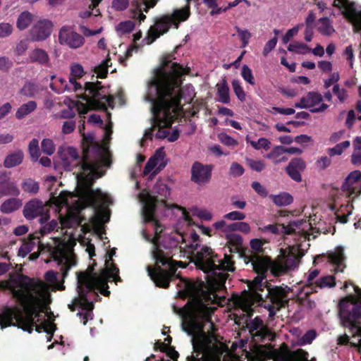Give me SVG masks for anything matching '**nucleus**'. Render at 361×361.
Returning a JSON list of instances; mask_svg holds the SVG:
<instances>
[{"label": "nucleus", "mask_w": 361, "mask_h": 361, "mask_svg": "<svg viewBox=\"0 0 361 361\" xmlns=\"http://www.w3.org/2000/svg\"><path fill=\"white\" fill-rule=\"evenodd\" d=\"M180 281L183 288L178 290V295L189 300L183 308L173 305V310L181 317L183 330L192 336L194 350L216 357L219 355L215 338L217 329L212 321L216 308L210 305L215 302L217 294L204 283L197 285L183 279Z\"/></svg>", "instance_id": "nucleus-1"}, {"label": "nucleus", "mask_w": 361, "mask_h": 361, "mask_svg": "<svg viewBox=\"0 0 361 361\" xmlns=\"http://www.w3.org/2000/svg\"><path fill=\"white\" fill-rule=\"evenodd\" d=\"M173 54L162 57L160 66L156 71L155 78L152 84L156 90V98L151 95L146 100L152 103L154 126L158 128L156 133L157 139L168 137L174 121V114L180 106L182 92L180 90L181 78L185 74V68L177 62H173Z\"/></svg>", "instance_id": "nucleus-2"}, {"label": "nucleus", "mask_w": 361, "mask_h": 361, "mask_svg": "<svg viewBox=\"0 0 361 361\" xmlns=\"http://www.w3.org/2000/svg\"><path fill=\"white\" fill-rule=\"evenodd\" d=\"M109 121L104 123L99 115L92 114V124L97 125L103 130L102 139L97 140L92 133V236L95 235L102 240L106 233L104 224L110 220L111 210L109 205L113 204L111 198L100 189H94L96 180L105 176L108 169L111 168L112 152L110 143L113 133V123L111 114L106 113Z\"/></svg>", "instance_id": "nucleus-3"}, {"label": "nucleus", "mask_w": 361, "mask_h": 361, "mask_svg": "<svg viewBox=\"0 0 361 361\" xmlns=\"http://www.w3.org/2000/svg\"><path fill=\"white\" fill-rule=\"evenodd\" d=\"M20 289L13 293V298L23 307L25 315L18 307H6L0 314L1 329L18 326L23 330L32 333L35 325V319L39 317L42 300L33 281L28 276H20L17 279Z\"/></svg>", "instance_id": "nucleus-4"}, {"label": "nucleus", "mask_w": 361, "mask_h": 361, "mask_svg": "<svg viewBox=\"0 0 361 361\" xmlns=\"http://www.w3.org/2000/svg\"><path fill=\"white\" fill-rule=\"evenodd\" d=\"M85 93L77 96L78 100L74 102L81 118L80 122H82L79 125V132L82 136V157L80 158L77 149L73 147H60L58 150V154L61 159L60 164L65 171H72L73 169L78 168V171L73 173L77 180L80 173L90 177V133H85L84 132L85 123H90V116H83L90 111V97L86 94L87 92L90 94V82H85ZM76 188H78V185Z\"/></svg>", "instance_id": "nucleus-5"}, {"label": "nucleus", "mask_w": 361, "mask_h": 361, "mask_svg": "<svg viewBox=\"0 0 361 361\" xmlns=\"http://www.w3.org/2000/svg\"><path fill=\"white\" fill-rule=\"evenodd\" d=\"M265 278L266 275L258 274L252 281H249L248 290L242 293L240 301L246 308L259 303L269 311V317L274 318L277 311L288 306L290 288L288 286L271 287L267 281L263 282Z\"/></svg>", "instance_id": "nucleus-6"}, {"label": "nucleus", "mask_w": 361, "mask_h": 361, "mask_svg": "<svg viewBox=\"0 0 361 361\" xmlns=\"http://www.w3.org/2000/svg\"><path fill=\"white\" fill-rule=\"evenodd\" d=\"M51 200L59 207H66L68 212L64 216H60L59 224L61 228L78 226L80 222L82 209L90 207V178L79 174L78 188L75 194L61 192L59 196L52 197Z\"/></svg>", "instance_id": "nucleus-7"}, {"label": "nucleus", "mask_w": 361, "mask_h": 361, "mask_svg": "<svg viewBox=\"0 0 361 361\" xmlns=\"http://www.w3.org/2000/svg\"><path fill=\"white\" fill-rule=\"evenodd\" d=\"M195 264L204 273H211L214 276H217L219 283L224 284L228 277L223 271H233L235 270L233 257L225 254L223 259L216 260L217 255H214L212 249L203 245L200 250H195Z\"/></svg>", "instance_id": "nucleus-8"}, {"label": "nucleus", "mask_w": 361, "mask_h": 361, "mask_svg": "<svg viewBox=\"0 0 361 361\" xmlns=\"http://www.w3.org/2000/svg\"><path fill=\"white\" fill-rule=\"evenodd\" d=\"M153 257L156 261L155 267L148 266L147 271L151 280L159 288H168L170 282L174 278L178 277L176 274L177 267H186V264L183 262L172 259L158 247L154 250Z\"/></svg>", "instance_id": "nucleus-9"}, {"label": "nucleus", "mask_w": 361, "mask_h": 361, "mask_svg": "<svg viewBox=\"0 0 361 361\" xmlns=\"http://www.w3.org/2000/svg\"><path fill=\"white\" fill-rule=\"evenodd\" d=\"M53 244L38 243V251L29 256L31 261L36 260L41 253H48L50 258L56 262L60 267L63 280L67 277L69 270L76 265V257L66 249V245L58 238H52Z\"/></svg>", "instance_id": "nucleus-10"}, {"label": "nucleus", "mask_w": 361, "mask_h": 361, "mask_svg": "<svg viewBox=\"0 0 361 361\" xmlns=\"http://www.w3.org/2000/svg\"><path fill=\"white\" fill-rule=\"evenodd\" d=\"M340 324L355 335L361 334V302L353 295L341 298L338 304Z\"/></svg>", "instance_id": "nucleus-11"}, {"label": "nucleus", "mask_w": 361, "mask_h": 361, "mask_svg": "<svg viewBox=\"0 0 361 361\" xmlns=\"http://www.w3.org/2000/svg\"><path fill=\"white\" fill-rule=\"evenodd\" d=\"M76 274L78 296L68 305V308L71 312L80 309L81 311L77 313V316L79 317L80 322L85 325L90 314V264L87 265L85 271H79Z\"/></svg>", "instance_id": "nucleus-12"}, {"label": "nucleus", "mask_w": 361, "mask_h": 361, "mask_svg": "<svg viewBox=\"0 0 361 361\" xmlns=\"http://www.w3.org/2000/svg\"><path fill=\"white\" fill-rule=\"evenodd\" d=\"M111 66L110 58L106 59L98 66L92 69V72L96 73L94 76L92 74V110L102 109L106 111L107 106H111L114 98L108 95L106 88L101 85L98 78H105L108 74V68Z\"/></svg>", "instance_id": "nucleus-13"}, {"label": "nucleus", "mask_w": 361, "mask_h": 361, "mask_svg": "<svg viewBox=\"0 0 361 361\" xmlns=\"http://www.w3.org/2000/svg\"><path fill=\"white\" fill-rule=\"evenodd\" d=\"M268 346L270 348L269 357L274 361H309V353L302 348L291 350L286 343H283L277 349L271 345Z\"/></svg>", "instance_id": "nucleus-14"}, {"label": "nucleus", "mask_w": 361, "mask_h": 361, "mask_svg": "<svg viewBox=\"0 0 361 361\" xmlns=\"http://www.w3.org/2000/svg\"><path fill=\"white\" fill-rule=\"evenodd\" d=\"M23 214L28 221L39 217L40 224L47 223L50 219L49 212L45 207L44 203L37 198L32 199L25 204Z\"/></svg>", "instance_id": "nucleus-15"}, {"label": "nucleus", "mask_w": 361, "mask_h": 361, "mask_svg": "<svg viewBox=\"0 0 361 361\" xmlns=\"http://www.w3.org/2000/svg\"><path fill=\"white\" fill-rule=\"evenodd\" d=\"M94 255L95 247L94 245L92 244V312L94 309V302L101 300L99 293L106 297H109L111 293L109 290V285H106L105 275H102L98 279L95 276V272L94 270L96 262L95 260L92 259Z\"/></svg>", "instance_id": "nucleus-16"}, {"label": "nucleus", "mask_w": 361, "mask_h": 361, "mask_svg": "<svg viewBox=\"0 0 361 361\" xmlns=\"http://www.w3.org/2000/svg\"><path fill=\"white\" fill-rule=\"evenodd\" d=\"M323 100L322 94L317 92H309L306 95L302 97L298 102L294 104V106L298 109H309L312 113L324 112L329 105L322 103L319 107L314 108V106L321 103Z\"/></svg>", "instance_id": "nucleus-17"}, {"label": "nucleus", "mask_w": 361, "mask_h": 361, "mask_svg": "<svg viewBox=\"0 0 361 361\" xmlns=\"http://www.w3.org/2000/svg\"><path fill=\"white\" fill-rule=\"evenodd\" d=\"M173 23L169 15H165L157 18L154 25L149 30L147 35L148 44L152 43L161 35L166 33L170 27L173 25Z\"/></svg>", "instance_id": "nucleus-18"}, {"label": "nucleus", "mask_w": 361, "mask_h": 361, "mask_svg": "<svg viewBox=\"0 0 361 361\" xmlns=\"http://www.w3.org/2000/svg\"><path fill=\"white\" fill-rule=\"evenodd\" d=\"M212 165L195 161L191 167V180L197 185H204L212 178Z\"/></svg>", "instance_id": "nucleus-19"}, {"label": "nucleus", "mask_w": 361, "mask_h": 361, "mask_svg": "<svg viewBox=\"0 0 361 361\" xmlns=\"http://www.w3.org/2000/svg\"><path fill=\"white\" fill-rule=\"evenodd\" d=\"M59 39L61 44H66L73 49L80 47L84 41V38L68 26H63L61 28Z\"/></svg>", "instance_id": "nucleus-20"}, {"label": "nucleus", "mask_w": 361, "mask_h": 361, "mask_svg": "<svg viewBox=\"0 0 361 361\" xmlns=\"http://www.w3.org/2000/svg\"><path fill=\"white\" fill-rule=\"evenodd\" d=\"M244 260L246 264L249 262L252 264L253 270L257 274L266 275L267 270L272 265L269 257L259 255L257 253L244 255Z\"/></svg>", "instance_id": "nucleus-21"}, {"label": "nucleus", "mask_w": 361, "mask_h": 361, "mask_svg": "<svg viewBox=\"0 0 361 361\" xmlns=\"http://www.w3.org/2000/svg\"><path fill=\"white\" fill-rule=\"evenodd\" d=\"M52 23L48 20H39L30 30V37L33 41H43L51 32Z\"/></svg>", "instance_id": "nucleus-22"}, {"label": "nucleus", "mask_w": 361, "mask_h": 361, "mask_svg": "<svg viewBox=\"0 0 361 361\" xmlns=\"http://www.w3.org/2000/svg\"><path fill=\"white\" fill-rule=\"evenodd\" d=\"M298 264V259L295 255L284 256L281 261L272 263L271 271L275 275H281L293 269Z\"/></svg>", "instance_id": "nucleus-23"}, {"label": "nucleus", "mask_w": 361, "mask_h": 361, "mask_svg": "<svg viewBox=\"0 0 361 361\" xmlns=\"http://www.w3.org/2000/svg\"><path fill=\"white\" fill-rule=\"evenodd\" d=\"M306 168L305 162L301 158H293L286 167V172L291 179L296 182H301L300 173Z\"/></svg>", "instance_id": "nucleus-24"}, {"label": "nucleus", "mask_w": 361, "mask_h": 361, "mask_svg": "<svg viewBox=\"0 0 361 361\" xmlns=\"http://www.w3.org/2000/svg\"><path fill=\"white\" fill-rule=\"evenodd\" d=\"M250 332L255 343L263 342L267 337L271 336L269 331L264 326L262 321L257 318L255 319Z\"/></svg>", "instance_id": "nucleus-25"}, {"label": "nucleus", "mask_w": 361, "mask_h": 361, "mask_svg": "<svg viewBox=\"0 0 361 361\" xmlns=\"http://www.w3.org/2000/svg\"><path fill=\"white\" fill-rule=\"evenodd\" d=\"M216 345L219 349V355L216 357L210 356L204 352H198L193 350V353L187 357L186 361H221V355L223 354L222 343L220 341L221 337L215 335Z\"/></svg>", "instance_id": "nucleus-26"}, {"label": "nucleus", "mask_w": 361, "mask_h": 361, "mask_svg": "<svg viewBox=\"0 0 361 361\" xmlns=\"http://www.w3.org/2000/svg\"><path fill=\"white\" fill-rule=\"evenodd\" d=\"M158 202L159 200L156 197L149 196L147 198L142 208V214L145 222H154L156 224H157L155 212Z\"/></svg>", "instance_id": "nucleus-27"}, {"label": "nucleus", "mask_w": 361, "mask_h": 361, "mask_svg": "<svg viewBox=\"0 0 361 361\" xmlns=\"http://www.w3.org/2000/svg\"><path fill=\"white\" fill-rule=\"evenodd\" d=\"M85 74L83 67L79 63H73L71 66L69 82L73 87V91L82 90V85L77 82V79L81 78Z\"/></svg>", "instance_id": "nucleus-28"}, {"label": "nucleus", "mask_w": 361, "mask_h": 361, "mask_svg": "<svg viewBox=\"0 0 361 361\" xmlns=\"http://www.w3.org/2000/svg\"><path fill=\"white\" fill-rule=\"evenodd\" d=\"M226 245L231 253H238L244 257L245 255L243 250V238L236 233L226 235Z\"/></svg>", "instance_id": "nucleus-29"}, {"label": "nucleus", "mask_w": 361, "mask_h": 361, "mask_svg": "<svg viewBox=\"0 0 361 361\" xmlns=\"http://www.w3.org/2000/svg\"><path fill=\"white\" fill-rule=\"evenodd\" d=\"M174 27L178 29L179 23L187 20L190 16V0H187V5L182 8L175 9L171 15Z\"/></svg>", "instance_id": "nucleus-30"}, {"label": "nucleus", "mask_w": 361, "mask_h": 361, "mask_svg": "<svg viewBox=\"0 0 361 361\" xmlns=\"http://www.w3.org/2000/svg\"><path fill=\"white\" fill-rule=\"evenodd\" d=\"M119 269L115 264H111L110 267L102 269L99 273L95 272V276L97 279L102 275H105V280L106 281V285L109 281H114L115 283L118 281H121V279L118 275Z\"/></svg>", "instance_id": "nucleus-31"}, {"label": "nucleus", "mask_w": 361, "mask_h": 361, "mask_svg": "<svg viewBox=\"0 0 361 361\" xmlns=\"http://www.w3.org/2000/svg\"><path fill=\"white\" fill-rule=\"evenodd\" d=\"M39 235L37 232L31 233L24 240L23 243L18 250V255L25 257L35 247L36 241H39Z\"/></svg>", "instance_id": "nucleus-32"}, {"label": "nucleus", "mask_w": 361, "mask_h": 361, "mask_svg": "<svg viewBox=\"0 0 361 361\" xmlns=\"http://www.w3.org/2000/svg\"><path fill=\"white\" fill-rule=\"evenodd\" d=\"M23 159V152L20 149H17L5 157L3 165L6 169H11L21 164Z\"/></svg>", "instance_id": "nucleus-33"}, {"label": "nucleus", "mask_w": 361, "mask_h": 361, "mask_svg": "<svg viewBox=\"0 0 361 361\" xmlns=\"http://www.w3.org/2000/svg\"><path fill=\"white\" fill-rule=\"evenodd\" d=\"M29 60L32 63H36L42 66H48L49 56L46 51L37 48L32 50L29 55Z\"/></svg>", "instance_id": "nucleus-34"}, {"label": "nucleus", "mask_w": 361, "mask_h": 361, "mask_svg": "<svg viewBox=\"0 0 361 361\" xmlns=\"http://www.w3.org/2000/svg\"><path fill=\"white\" fill-rule=\"evenodd\" d=\"M23 205V202L19 198L11 197L5 201L0 206V212L3 214H10L19 209Z\"/></svg>", "instance_id": "nucleus-35"}, {"label": "nucleus", "mask_w": 361, "mask_h": 361, "mask_svg": "<svg viewBox=\"0 0 361 361\" xmlns=\"http://www.w3.org/2000/svg\"><path fill=\"white\" fill-rule=\"evenodd\" d=\"M20 192L14 182L8 180L0 181V194L4 196H18Z\"/></svg>", "instance_id": "nucleus-36"}, {"label": "nucleus", "mask_w": 361, "mask_h": 361, "mask_svg": "<svg viewBox=\"0 0 361 361\" xmlns=\"http://www.w3.org/2000/svg\"><path fill=\"white\" fill-rule=\"evenodd\" d=\"M154 191L161 198V202L166 206V200L170 196L171 189L167 184L162 180H157L154 186Z\"/></svg>", "instance_id": "nucleus-37"}, {"label": "nucleus", "mask_w": 361, "mask_h": 361, "mask_svg": "<svg viewBox=\"0 0 361 361\" xmlns=\"http://www.w3.org/2000/svg\"><path fill=\"white\" fill-rule=\"evenodd\" d=\"M42 88L38 84L32 82H27L24 84L20 92L21 94L27 97L35 98L37 94H39Z\"/></svg>", "instance_id": "nucleus-38"}, {"label": "nucleus", "mask_w": 361, "mask_h": 361, "mask_svg": "<svg viewBox=\"0 0 361 361\" xmlns=\"http://www.w3.org/2000/svg\"><path fill=\"white\" fill-rule=\"evenodd\" d=\"M218 101L223 104L230 102L229 87L225 79H223L221 83L216 84Z\"/></svg>", "instance_id": "nucleus-39"}, {"label": "nucleus", "mask_w": 361, "mask_h": 361, "mask_svg": "<svg viewBox=\"0 0 361 361\" xmlns=\"http://www.w3.org/2000/svg\"><path fill=\"white\" fill-rule=\"evenodd\" d=\"M284 224H269L264 227H259V231L262 233H271L272 234L290 235L292 231L290 228L286 230Z\"/></svg>", "instance_id": "nucleus-40"}, {"label": "nucleus", "mask_w": 361, "mask_h": 361, "mask_svg": "<svg viewBox=\"0 0 361 361\" xmlns=\"http://www.w3.org/2000/svg\"><path fill=\"white\" fill-rule=\"evenodd\" d=\"M269 198L279 207L287 206L293 202V197L287 192H281L276 195H270Z\"/></svg>", "instance_id": "nucleus-41"}, {"label": "nucleus", "mask_w": 361, "mask_h": 361, "mask_svg": "<svg viewBox=\"0 0 361 361\" xmlns=\"http://www.w3.org/2000/svg\"><path fill=\"white\" fill-rule=\"evenodd\" d=\"M37 109V103L35 101H29L22 104L16 113V117L18 119H22L25 116L30 114Z\"/></svg>", "instance_id": "nucleus-42"}, {"label": "nucleus", "mask_w": 361, "mask_h": 361, "mask_svg": "<svg viewBox=\"0 0 361 361\" xmlns=\"http://www.w3.org/2000/svg\"><path fill=\"white\" fill-rule=\"evenodd\" d=\"M50 88L55 92L60 94L65 91H71L73 87L71 83L68 84L66 80L62 78H58L54 82L50 84Z\"/></svg>", "instance_id": "nucleus-43"}, {"label": "nucleus", "mask_w": 361, "mask_h": 361, "mask_svg": "<svg viewBox=\"0 0 361 361\" xmlns=\"http://www.w3.org/2000/svg\"><path fill=\"white\" fill-rule=\"evenodd\" d=\"M317 30L320 34L324 36H330L335 32L330 20L327 17L321 18L319 20V26Z\"/></svg>", "instance_id": "nucleus-44"}, {"label": "nucleus", "mask_w": 361, "mask_h": 361, "mask_svg": "<svg viewBox=\"0 0 361 361\" xmlns=\"http://www.w3.org/2000/svg\"><path fill=\"white\" fill-rule=\"evenodd\" d=\"M21 188L25 192L36 194L39 192V183L32 178H26L21 183Z\"/></svg>", "instance_id": "nucleus-45"}, {"label": "nucleus", "mask_w": 361, "mask_h": 361, "mask_svg": "<svg viewBox=\"0 0 361 361\" xmlns=\"http://www.w3.org/2000/svg\"><path fill=\"white\" fill-rule=\"evenodd\" d=\"M20 276H26L23 274H18L16 277L11 278L8 281H2L0 282V289L4 290H8L12 294V296L13 297V293L17 290L20 289L19 287H18L17 285V279Z\"/></svg>", "instance_id": "nucleus-46"}, {"label": "nucleus", "mask_w": 361, "mask_h": 361, "mask_svg": "<svg viewBox=\"0 0 361 361\" xmlns=\"http://www.w3.org/2000/svg\"><path fill=\"white\" fill-rule=\"evenodd\" d=\"M32 16L28 11H24L18 18L16 25L20 30L26 29L32 23Z\"/></svg>", "instance_id": "nucleus-47"}, {"label": "nucleus", "mask_w": 361, "mask_h": 361, "mask_svg": "<svg viewBox=\"0 0 361 361\" xmlns=\"http://www.w3.org/2000/svg\"><path fill=\"white\" fill-rule=\"evenodd\" d=\"M350 20L352 22L353 28L355 31H361V11H357L355 8L350 7Z\"/></svg>", "instance_id": "nucleus-48"}, {"label": "nucleus", "mask_w": 361, "mask_h": 361, "mask_svg": "<svg viewBox=\"0 0 361 361\" xmlns=\"http://www.w3.org/2000/svg\"><path fill=\"white\" fill-rule=\"evenodd\" d=\"M336 286V280L334 276H325L319 278L314 283V288H333Z\"/></svg>", "instance_id": "nucleus-49"}, {"label": "nucleus", "mask_w": 361, "mask_h": 361, "mask_svg": "<svg viewBox=\"0 0 361 361\" xmlns=\"http://www.w3.org/2000/svg\"><path fill=\"white\" fill-rule=\"evenodd\" d=\"M225 230L228 232L239 231L244 233H248L250 231V226L247 222L239 221L228 224Z\"/></svg>", "instance_id": "nucleus-50"}, {"label": "nucleus", "mask_w": 361, "mask_h": 361, "mask_svg": "<svg viewBox=\"0 0 361 361\" xmlns=\"http://www.w3.org/2000/svg\"><path fill=\"white\" fill-rule=\"evenodd\" d=\"M338 344L341 345H349L351 347L357 348L359 353H361V338H358L357 341H350V337L346 334L339 336L337 339Z\"/></svg>", "instance_id": "nucleus-51"}, {"label": "nucleus", "mask_w": 361, "mask_h": 361, "mask_svg": "<svg viewBox=\"0 0 361 361\" xmlns=\"http://www.w3.org/2000/svg\"><path fill=\"white\" fill-rule=\"evenodd\" d=\"M288 50L299 54H305L310 52L311 49L304 43L294 42L288 46Z\"/></svg>", "instance_id": "nucleus-52"}, {"label": "nucleus", "mask_w": 361, "mask_h": 361, "mask_svg": "<svg viewBox=\"0 0 361 361\" xmlns=\"http://www.w3.org/2000/svg\"><path fill=\"white\" fill-rule=\"evenodd\" d=\"M350 142L348 140L343 141L341 143L336 145L332 148L327 149V153L329 157H334L335 155H341L342 153L350 147Z\"/></svg>", "instance_id": "nucleus-53"}, {"label": "nucleus", "mask_w": 361, "mask_h": 361, "mask_svg": "<svg viewBox=\"0 0 361 361\" xmlns=\"http://www.w3.org/2000/svg\"><path fill=\"white\" fill-rule=\"evenodd\" d=\"M28 152L32 161H37L40 156L39 148V141L36 138H33L29 143Z\"/></svg>", "instance_id": "nucleus-54"}, {"label": "nucleus", "mask_w": 361, "mask_h": 361, "mask_svg": "<svg viewBox=\"0 0 361 361\" xmlns=\"http://www.w3.org/2000/svg\"><path fill=\"white\" fill-rule=\"evenodd\" d=\"M42 226L39 229V231L37 232L39 233L41 236H44V235L49 233L55 230H58L59 228V222L57 220L52 219L49 223H44V224H41Z\"/></svg>", "instance_id": "nucleus-55"}, {"label": "nucleus", "mask_w": 361, "mask_h": 361, "mask_svg": "<svg viewBox=\"0 0 361 361\" xmlns=\"http://www.w3.org/2000/svg\"><path fill=\"white\" fill-rule=\"evenodd\" d=\"M329 261L335 265L341 266L343 265L344 263V255L343 252V248L339 247L336 252H332L329 255Z\"/></svg>", "instance_id": "nucleus-56"}, {"label": "nucleus", "mask_w": 361, "mask_h": 361, "mask_svg": "<svg viewBox=\"0 0 361 361\" xmlns=\"http://www.w3.org/2000/svg\"><path fill=\"white\" fill-rule=\"evenodd\" d=\"M132 11L133 13V17L139 20V22L144 21L146 18V16L142 13V4L138 0L132 1Z\"/></svg>", "instance_id": "nucleus-57"}, {"label": "nucleus", "mask_w": 361, "mask_h": 361, "mask_svg": "<svg viewBox=\"0 0 361 361\" xmlns=\"http://www.w3.org/2000/svg\"><path fill=\"white\" fill-rule=\"evenodd\" d=\"M135 23L131 20L121 22L116 27V30L121 34H128L133 30Z\"/></svg>", "instance_id": "nucleus-58"}, {"label": "nucleus", "mask_w": 361, "mask_h": 361, "mask_svg": "<svg viewBox=\"0 0 361 361\" xmlns=\"http://www.w3.org/2000/svg\"><path fill=\"white\" fill-rule=\"evenodd\" d=\"M41 147L42 152L47 155H51L54 153L55 145L51 139L45 138L42 140Z\"/></svg>", "instance_id": "nucleus-59"}, {"label": "nucleus", "mask_w": 361, "mask_h": 361, "mask_svg": "<svg viewBox=\"0 0 361 361\" xmlns=\"http://www.w3.org/2000/svg\"><path fill=\"white\" fill-rule=\"evenodd\" d=\"M238 37L242 42L241 47L244 48L245 47L248 43L249 40L251 37V33L247 30H242L238 27H235Z\"/></svg>", "instance_id": "nucleus-60"}, {"label": "nucleus", "mask_w": 361, "mask_h": 361, "mask_svg": "<svg viewBox=\"0 0 361 361\" xmlns=\"http://www.w3.org/2000/svg\"><path fill=\"white\" fill-rule=\"evenodd\" d=\"M249 167L257 172H261L265 169V163L262 160H255L249 159L247 160Z\"/></svg>", "instance_id": "nucleus-61"}, {"label": "nucleus", "mask_w": 361, "mask_h": 361, "mask_svg": "<svg viewBox=\"0 0 361 361\" xmlns=\"http://www.w3.org/2000/svg\"><path fill=\"white\" fill-rule=\"evenodd\" d=\"M232 87L235 95L239 99V100H240L241 102H244L246 95L243 87L240 85V82L237 80H233L232 81Z\"/></svg>", "instance_id": "nucleus-62"}, {"label": "nucleus", "mask_w": 361, "mask_h": 361, "mask_svg": "<svg viewBox=\"0 0 361 361\" xmlns=\"http://www.w3.org/2000/svg\"><path fill=\"white\" fill-rule=\"evenodd\" d=\"M241 75L243 78L249 84L254 85L255 79L251 69L247 65H243L241 71Z\"/></svg>", "instance_id": "nucleus-63"}, {"label": "nucleus", "mask_w": 361, "mask_h": 361, "mask_svg": "<svg viewBox=\"0 0 361 361\" xmlns=\"http://www.w3.org/2000/svg\"><path fill=\"white\" fill-rule=\"evenodd\" d=\"M333 93L338 97V100L343 103L348 97L347 91L345 89H341L338 84H336L333 87Z\"/></svg>", "instance_id": "nucleus-64"}]
</instances>
